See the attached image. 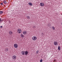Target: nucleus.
<instances>
[{
    "mask_svg": "<svg viewBox=\"0 0 62 62\" xmlns=\"http://www.w3.org/2000/svg\"><path fill=\"white\" fill-rule=\"evenodd\" d=\"M27 18L29 20L30 19V17L29 16H27Z\"/></svg>",
    "mask_w": 62,
    "mask_h": 62,
    "instance_id": "nucleus-11",
    "label": "nucleus"
},
{
    "mask_svg": "<svg viewBox=\"0 0 62 62\" xmlns=\"http://www.w3.org/2000/svg\"><path fill=\"white\" fill-rule=\"evenodd\" d=\"M4 4H7V1H4Z\"/></svg>",
    "mask_w": 62,
    "mask_h": 62,
    "instance_id": "nucleus-17",
    "label": "nucleus"
},
{
    "mask_svg": "<svg viewBox=\"0 0 62 62\" xmlns=\"http://www.w3.org/2000/svg\"><path fill=\"white\" fill-rule=\"evenodd\" d=\"M9 34H10V35H12V34L13 33L12 32V31H9Z\"/></svg>",
    "mask_w": 62,
    "mask_h": 62,
    "instance_id": "nucleus-7",
    "label": "nucleus"
},
{
    "mask_svg": "<svg viewBox=\"0 0 62 62\" xmlns=\"http://www.w3.org/2000/svg\"><path fill=\"white\" fill-rule=\"evenodd\" d=\"M21 53L23 55H24V54H25V52L24 51H23L21 52Z\"/></svg>",
    "mask_w": 62,
    "mask_h": 62,
    "instance_id": "nucleus-10",
    "label": "nucleus"
},
{
    "mask_svg": "<svg viewBox=\"0 0 62 62\" xmlns=\"http://www.w3.org/2000/svg\"><path fill=\"white\" fill-rule=\"evenodd\" d=\"M51 26V24H50V23H49L48 25V27H49V26Z\"/></svg>",
    "mask_w": 62,
    "mask_h": 62,
    "instance_id": "nucleus-15",
    "label": "nucleus"
},
{
    "mask_svg": "<svg viewBox=\"0 0 62 62\" xmlns=\"http://www.w3.org/2000/svg\"><path fill=\"white\" fill-rule=\"evenodd\" d=\"M21 37H22V38H23V37H24V36L23 35V34H21Z\"/></svg>",
    "mask_w": 62,
    "mask_h": 62,
    "instance_id": "nucleus-13",
    "label": "nucleus"
},
{
    "mask_svg": "<svg viewBox=\"0 0 62 62\" xmlns=\"http://www.w3.org/2000/svg\"><path fill=\"white\" fill-rule=\"evenodd\" d=\"M40 62H42V60H41L40 61Z\"/></svg>",
    "mask_w": 62,
    "mask_h": 62,
    "instance_id": "nucleus-21",
    "label": "nucleus"
},
{
    "mask_svg": "<svg viewBox=\"0 0 62 62\" xmlns=\"http://www.w3.org/2000/svg\"><path fill=\"white\" fill-rule=\"evenodd\" d=\"M37 39V38L36 36L33 37L32 38V39L33 40H36Z\"/></svg>",
    "mask_w": 62,
    "mask_h": 62,
    "instance_id": "nucleus-1",
    "label": "nucleus"
},
{
    "mask_svg": "<svg viewBox=\"0 0 62 62\" xmlns=\"http://www.w3.org/2000/svg\"><path fill=\"white\" fill-rule=\"evenodd\" d=\"M29 5H30V6H32L33 5V4H32L31 2L29 3Z\"/></svg>",
    "mask_w": 62,
    "mask_h": 62,
    "instance_id": "nucleus-12",
    "label": "nucleus"
},
{
    "mask_svg": "<svg viewBox=\"0 0 62 62\" xmlns=\"http://www.w3.org/2000/svg\"><path fill=\"white\" fill-rule=\"evenodd\" d=\"M14 47L15 48H18V44H14Z\"/></svg>",
    "mask_w": 62,
    "mask_h": 62,
    "instance_id": "nucleus-3",
    "label": "nucleus"
},
{
    "mask_svg": "<svg viewBox=\"0 0 62 62\" xmlns=\"http://www.w3.org/2000/svg\"><path fill=\"white\" fill-rule=\"evenodd\" d=\"M3 12H4L2 11H0V14H2V13H3Z\"/></svg>",
    "mask_w": 62,
    "mask_h": 62,
    "instance_id": "nucleus-19",
    "label": "nucleus"
},
{
    "mask_svg": "<svg viewBox=\"0 0 62 62\" xmlns=\"http://www.w3.org/2000/svg\"><path fill=\"white\" fill-rule=\"evenodd\" d=\"M25 55H27V54H28V52L27 51H25Z\"/></svg>",
    "mask_w": 62,
    "mask_h": 62,
    "instance_id": "nucleus-9",
    "label": "nucleus"
},
{
    "mask_svg": "<svg viewBox=\"0 0 62 62\" xmlns=\"http://www.w3.org/2000/svg\"><path fill=\"white\" fill-rule=\"evenodd\" d=\"M40 5L41 7H43L44 6V4L43 3L41 2L40 4Z\"/></svg>",
    "mask_w": 62,
    "mask_h": 62,
    "instance_id": "nucleus-4",
    "label": "nucleus"
},
{
    "mask_svg": "<svg viewBox=\"0 0 62 62\" xmlns=\"http://www.w3.org/2000/svg\"><path fill=\"white\" fill-rule=\"evenodd\" d=\"M36 53L37 54H38V53H39V51L38 50H37L36 52Z\"/></svg>",
    "mask_w": 62,
    "mask_h": 62,
    "instance_id": "nucleus-20",
    "label": "nucleus"
},
{
    "mask_svg": "<svg viewBox=\"0 0 62 62\" xmlns=\"http://www.w3.org/2000/svg\"><path fill=\"white\" fill-rule=\"evenodd\" d=\"M58 49L59 50H60V46H59L58 47Z\"/></svg>",
    "mask_w": 62,
    "mask_h": 62,
    "instance_id": "nucleus-18",
    "label": "nucleus"
},
{
    "mask_svg": "<svg viewBox=\"0 0 62 62\" xmlns=\"http://www.w3.org/2000/svg\"><path fill=\"white\" fill-rule=\"evenodd\" d=\"M26 31H24L23 32V34L24 35L25 34H26Z\"/></svg>",
    "mask_w": 62,
    "mask_h": 62,
    "instance_id": "nucleus-14",
    "label": "nucleus"
},
{
    "mask_svg": "<svg viewBox=\"0 0 62 62\" xmlns=\"http://www.w3.org/2000/svg\"><path fill=\"white\" fill-rule=\"evenodd\" d=\"M12 58L14 60H15L16 59V56L15 55L13 56Z\"/></svg>",
    "mask_w": 62,
    "mask_h": 62,
    "instance_id": "nucleus-6",
    "label": "nucleus"
},
{
    "mask_svg": "<svg viewBox=\"0 0 62 62\" xmlns=\"http://www.w3.org/2000/svg\"><path fill=\"white\" fill-rule=\"evenodd\" d=\"M54 62H55V61H54Z\"/></svg>",
    "mask_w": 62,
    "mask_h": 62,
    "instance_id": "nucleus-27",
    "label": "nucleus"
},
{
    "mask_svg": "<svg viewBox=\"0 0 62 62\" xmlns=\"http://www.w3.org/2000/svg\"><path fill=\"white\" fill-rule=\"evenodd\" d=\"M8 48H6L5 49V52H8Z\"/></svg>",
    "mask_w": 62,
    "mask_h": 62,
    "instance_id": "nucleus-8",
    "label": "nucleus"
},
{
    "mask_svg": "<svg viewBox=\"0 0 62 62\" xmlns=\"http://www.w3.org/2000/svg\"><path fill=\"white\" fill-rule=\"evenodd\" d=\"M54 61H55V60H54Z\"/></svg>",
    "mask_w": 62,
    "mask_h": 62,
    "instance_id": "nucleus-26",
    "label": "nucleus"
},
{
    "mask_svg": "<svg viewBox=\"0 0 62 62\" xmlns=\"http://www.w3.org/2000/svg\"><path fill=\"white\" fill-rule=\"evenodd\" d=\"M54 45L57 46L58 45V42L56 41H54Z\"/></svg>",
    "mask_w": 62,
    "mask_h": 62,
    "instance_id": "nucleus-5",
    "label": "nucleus"
},
{
    "mask_svg": "<svg viewBox=\"0 0 62 62\" xmlns=\"http://www.w3.org/2000/svg\"><path fill=\"white\" fill-rule=\"evenodd\" d=\"M52 28L53 30H55V28H54V26L52 27Z\"/></svg>",
    "mask_w": 62,
    "mask_h": 62,
    "instance_id": "nucleus-16",
    "label": "nucleus"
},
{
    "mask_svg": "<svg viewBox=\"0 0 62 62\" xmlns=\"http://www.w3.org/2000/svg\"><path fill=\"white\" fill-rule=\"evenodd\" d=\"M3 21V20H1L0 19V23H1V22H2Z\"/></svg>",
    "mask_w": 62,
    "mask_h": 62,
    "instance_id": "nucleus-22",
    "label": "nucleus"
},
{
    "mask_svg": "<svg viewBox=\"0 0 62 62\" xmlns=\"http://www.w3.org/2000/svg\"><path fill=\"white\" fill-rule=\"evenodd\" d=\"M1 5H3V3H1Z\"/></svg>",
    "mask_w": 62,
    "mask_h": 62,
    "instance_id": "nucleus-24",
    "label": "nucleus"
},
{
    "mask_svg": "<svg viewBox=\"0 0 62 62\" xmlns=\"http://www.w3.org/2000/svg\"><path fill=\"white\" fill-rule=\"evenodd\" d=\"M0 21H1V18H0V23H1Z\"/></svg>",
    "mask_w": 62,
    "mask_h": 62,
    "instance_id": "nucleus-25",
    "label": "nucleus"
},
{
    "mask_svg": "<svg viewBox=\"0 0 62 62\" xmlns=\"http://www.w3.org/2000/svg\"><path fill=\"white\" fill-rule=\"evenodd\" d=\"M2 27H3L2 26H1L0 27V28H2Z\"/></svg>",
    "mask_w": 62,
    "mask_h": 62,
    "instance_id": "nucleus-23",
    "label": "nucleus"
},
{
    "mask_svg": "<svg viewBox=\"0 0 62 62\" xmlns=\"http://www.w3.org/2000/svg\"><path fill=\"white\" fill-rule=\"evenodd\" d=\"M17 31L18 33H21L22 32V30L20 29H18Z\"/></svg>",
    "mask_w": 62,
    "mask_h": 62,
    "instance_id": "nucleus-2",
    "label": "nucleus"
}]
</instances>
